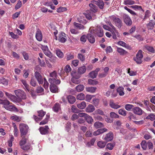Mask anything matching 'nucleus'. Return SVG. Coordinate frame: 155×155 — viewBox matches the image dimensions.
Wrapping results in <instances>:
<instances>
[{
    "mask_svg": "<svg viewBox=\"0 0 155 155\" xmlns=\"http://www.w3.org/2000/svg\"><path fill=\"white\" fill-rule=\"evenodd\" d=\"M4 107L6 110L11 111H14L18 112V110L15 106L10 104V102L7 100H4L2 101Z\"/></svg>",
    "mask_w": 155,
    "mask_h": 155,
    "instance_id": "1",
    "label": "nucleus"
},
{
    "mask_svg": "<svg viewBox=\"0 0 155 155\" xmlns=\"http://www.w3.org/2000/svg\"><path fill=\"white\" fill-rule=\"evenodd\" d=\"M50 76L52 78H49L48 81L50 84L55 83L59 84L61 83V81L57 78V74L56 71H54L50 73Z\"/></svg>",
    "mask_w": 155,
    "mask_h": 155,
    "instance_id": "2",
    "label": "nucleus"
},
{
    "mask_svg": "<svg viewBox=\"0 0 155 155\" xmlns=\"http://www.w3.org/2000/svg\"><path fill=\"white\" fill-rule=\"evenodd\" d=\"M19 128L21 133V137L25 136L29 130V127L28 125L24 123H21L19 124Z\"/></svg>",
    "mask_w": 155,
    "mask_h": 155,
    "instance_id": "3",
    "label": "nucleus"
},
{
    "mask_svg": "<svg viewBox=\"0 0 155 155\" xmlns=\"http://www.w3.org/2000/svg\"><path fill=\"white\" fill-rule=\"evenodd\" d=\"M143 53L141 50H139L136 54V56L134 58V60L138 64H140L142 63V59L143 57Z\"/></svg>",
    "mask_w": 155,
    "mask_h": 155,
    "instance_id": "4",
    "label": "nucleus"
},
{
    "mask_svg": "<svg viewBox=\"0 0 155 155\" xmlns=\"http://www.w3.org/2000/svg\"><path fill=\"white\" fill-rule=\"evenodd\" d=\"M110 18L115 23V25L116 26L119 28H120L121 27L122 22L120 19L114 15L111 16Z\"/></svg>",
    "mask_w": 155,
    "mask_h": 155,
    "instance_id": "5",
    "label": "nucleus"
},
{
    "mask_svg": "<svg viewBox=\"0 0 155 155\" xmlns=\"http://www.w3.org/2000/svg\"><path fill=\"white\" fill-rule=\"evenodd\" d=\"M37 112L38 113V116L39 117L35 115H34L33 116L34 119L37 122L41 121L43 117L46 114V112L42 110H38L37 111Z\"/></svg>",
    "mask_w": 155,
    "mask_h": 155,
    "instance_id": "6",
    "label": "nucleus"
},
{
    "mask_svg": "<svg viewBox=\"0 0 155 155\" xmlns=\"http://www.w3.org/2000/svg\"><path fill=\"white\" fill-rule=\"evenodd\" d=\"M15 95L20 99H25L26 98V96L25 92L20 89L15 90L14 91Z\"/></svg>",
    "mask_w": 155,
    "mask_h": 155,
    "instance_id": "7",
    "label": "nucleus"
},
{
    "mask_svg": "<svg viewBox=\"0 0 155 155\" xmlns=\"http://www.w3.org/2000/svg\"><path fill=\"white\" fill-rule=\"evenodd\" d=\"M92 31L95 35L99 37H102L104 35L103 30L101 27H97L95 29Z\"/></svg>",
    "mask_w": 155,
    "mask_h": 155,
    "instance_id": "8",
    "label": "nucleus"
},
{
    "mask_svg": "<svg viewBox=\"0 0 155 155\" xmlns=\"http://www.w3.org/2000/svg\"><path fill=\"white\" fill-rule=\"evenodd\" d=\"M124 21L127 26H130L132 24V21L130 16L127 15H125L123 16Z\"/></svg>",
    "mask_w": 155,
    "mask_h": 155,
    "instance_id": "9",
    "label": "nucleus"
},
{
    "mask_svg": "<svg viewBox=\"0 0 155 155\" xmlns=\"http://www.w3.org/2000/svg\"><path fill=\"white\" fill-rule=\"evenodd\" d=\"M35 77L39 84H42L44 80L42 76L38 72H36L35 74Z\"/></svg>",
    "mask_w": 155,
    "mask_h": 155,
    "instance_id": "10",
    "label": "nucleus"
},
{
    "mask_svg": "<svg viewBox=\"0 0 155 155\" xmlns=\"http://www.w3.org/2000/svg\"><path fill=\"white\" fill-rule=\"evenodd\" d=\"M105 95L107 97L111 95V97L113 98L116 97L117 96V94L115 90L109 89L107 91Z\"/></svg>",
    "mask_w": 155,
    "mask_h": 155,
    "instance_id": "11",
    "label": "nucleus"
},
{
    "mask_svg": "<svg viewBox=\"0 0 155 155\" xmlns=\"http://www.w3.org/2000/svg\"><path fill=\"white\" fill-rule=\"evenodd\" d=\"M49 128L48 126L46 125L43 127H41L39 129V131L41 134L45 135L49 133L48 130Z\"/></svg>",
    "mask_w": 155,
    "mask_h": 155,
    "instance_id": "12",
    "label": "nucleus"
},
{
    "mask_svg": "<svg viewBox=\"0 0 155 155\" xmlns=\"http://www.w3.org/2000/svg\"><path fill=\"white\" fill-rule=\"evenodd\" d=\"M66 35L64 32H61L59 34L58 40L62 43L65 42L66 41Z\"/></svg>",
    "mask_w": 155,
    "mask_h": 155,
    "instance_id": "13",
    "label": "nucleus"
},
{
    "mask_svg": "<svg viewBox=\"0 0 155 155\" xmlns=\"http://www.w3.org/2000/svg\"><path fill=\"white\" fill-rule=\"evenodd\" d=\"M113 139V134L112 132H110L107 134L104 137V140L107 142L110 141Z\"/></svg>",
    "mask_w": 155,
    "mask_h": 155,
    "instance_id": "14",
    "label": "nucleus"
},
{
    "mask_svg": "<svg viewBox=\"0 0 155 155\" xmlns=\"http://www.w3.org/2000/svg\"><path fill=\"white\" fill-rule=\"evenodd\" d=\"M109 105L110 107L115 109H117L121 107V106L114 102L113 100L110 101Z\"/></svg>",
    "mask_w": 155,
    "mask_h": 155,
    "instance_id": "15",
    "label": "nucleus"
},
{
    "mask_svg": "<svg viewBox=\"0 0 155 155\" xmlns=\"http://www.w3.org/2000/svg\"><path fill=\"white\" fill-rule=\"evenodd\" d=\"M93 33L92 31H91L90 33H88L87 34V39L88 40L90 43L92 44L94 43L95 41L94 37L92 35Z\"/></svg>",
    "mask_w": 155,
    "mask_h": 155,
    "instance_id": "16",
    "label": "nucleus"
},
{
    "mask_svg": "<svg viewBox=\"0 0 155 155\" xmlns=\"http://www.w3.org/2000/svg\"><path fill=\"white\" fill-rule=\"evenodd\" d=\"M35 37L36 39L39 41H41L42 39V35L41 31L39 29L37 30Z\"/></svg>",
    "mask_w": 155,
    "mask_h": 155,
    "instance_id": "17",
    "label": "nucleus"
},
{
    "mask_svg": "<svg viewBox=\"0 0 155 155\" xmlns=\"http://www.w3.org/2000/svg\"><path fill=\"white\" fill-rule=\"evenodd\" d=\"M93 3L96 4L101 9H103L104 6V3L102 0H98V1H93Z\"/></svg>",
    "mask_w": 155,
    "mask_h": 155,
    "instance_id": "18",
    "label": "nucleus"
},
{
    "mask_svg": "<svg viewBox=\"0 0 155 155\" xmlns=\"http://www.w3.org/2000/svg\"><path fill=\"white\" fill-rule=\"evenodd\" d=\"M133 112L135 114L141 115L143 114V110L139 107H135L133 109Z\"/></svg>",
    "mask_w": 155,
    "mask_h": 155,
    "instance_id": "19",
    "label": "nucleus"
},
{
    "mask_svg": "<svg viewBox=\"0 0 155 155\" xmlns=\"http://www.w3.org/2000/svg\"><path fill=\"white\" fill-rule=\"evenodd\" d=\"M107 129L105 128L99 129L94 131L93 133V134L94 136H97L100 134L103 133L104 132L107 131Z\"/></svg>",
    "mask_w": 155,
    "mask_h": 155,
    "instance_id": "20",
    "label": "nucleus"
},
{
    "mask_svg": "<svg viewBox=\"0 0 155 155\" xmlns=\"http://www.w3.org/2000/svg\"><path fill=\"white\" fill-rule=\"evenodd\" d=\"M55 83L51 84L50 89L51 92L55 93L58 91V87Z\"/></svg>",
    "mask_w": 155,
    "mask_h": 155,
    "instance_id": "21",
    "label": "nucleus"
},
{
    "mask_svg": "<svg viewBox=\"0 0 155 155\" xmlns=\"http://www.w3.org/2000/svg\"><path fill=\"white\" fill-rule=\"evenodd\" d=\"M89 6L90 8V10L89 11L93 13L96 12L98 10L97 7L94 4L91 3L89 4Z\"/></svg>",
    "mask_w": 155,
    "mask_h": 155,
    "instance_id": "22",
    "label": "nucleus"
},
{
    "mask_svg": "<svg viewBox=\"0 0 155 155\" xmlns=\"http://www.w3.org/2000/svg\"><path fill=\"white\" fill-rule=\"evenodd\" d=\"M5 93L6 96L11 101L14 102L16 101L17 100L16 96L6 92H5Z\"/></svg>",
    "mask_w": 155,
    "mask_h": 155,
    "instance_id": "23",
    "label": "nucleus"
},
{
    "mask_svg": "<svg viewBox=\"0 0 155 155\" xmlns=\"http://www.w3.org/2000/svg\"><path fill=\"white\" fill-rule=\"evenodd\" d=\"M143 50H146L147 51L154 53H155V50L153 47L152 46H148L147 45H145L143 47Z\"/></svg>",
    "mask_w": 155,
    "mask_h": 155,
    "instance_id": "24",
    "label": "nucleus"
},
{
    "mask_svg": "<svg viewBox=\"0 0 155 155\" xmlns=\"http://www.w3.org/2000/svg\"><path fill=\"white\" fill-rule=\"evenodd\" d=\"M155 25V21L151 20L147 24V28L149 29H152L154 27Z\"/></svg>",
    "mask_w": 155,
    "mask_h": 155,
    "instance_id": "25",
    "label": "nucleus"
},
{
    "mask_svg": "<svg viewBox=\"0 0 155 155\" xmlns=\"http://www.w3.org/2000/svg\"><path fill=\"white\" fill-rule=\"evenodd\" d=\"M53 110L55 112L57 113L61 110V105L58 103H56L53 106Z\"/></svg>",
    "mask_w": 155,
    "mask_h": 155,
    "instance_id": "26",
    "label": "nucleus"
},
{
    "mask_svg": "<svg viewBox=\"0 0 155 155\" xmlns=\"http://www.w3.org/2000/svg\"><path fill=\"white\" fill-rule=\"evenodd\" d=\"M95 110L94 106L92 104H89L86 108V112L88 113H91Z\"/></svg>",
    "mask_w": 155,
    "mask_h": 155,
    "instance_id": "27",
    "label": "nucleus"
},
{
    "mask_svg": "<svg viewBox=\"0 0 155 155\" xmlns=\"http://www.w3.org/2000/svg\"><path fill=\"white\" fill-rule=\"evenodd\" d=\"M124 88L121 86L118 87L117 89V91L120 96H123L124 94Z\"/></svg>",
    "mask_w": 155,
    "mask_h": 155,
    "instance_id": "28",
    "label": "nucleus"
},
{
    "mask_svg": "<svg viewBox=\"0 0 155 155\" xmlns=\"http://www.w3.org/2000/svg\"><path fill=\"white\" fill-rule=\"evenodd\" d=\"M80 78V76L78 75L77 76L72 77L71 79V81L74 84H78L80 82V81L78 80Z\"/></svg>",
    "mask_w": 155,
    "mask_h": 155,
    "instance_id": "29",
    "label": "nucleus"
},
{
    "mask_svg": "<svg viewBox=\"0 0 155 155\" xmlns=\"http://www.w3.org/2000/svg\"><path fill=\"white\" fill-rule=\"evenodd\" d=\"M86 70V67L85 66H83L79 67L78 68V72L79 74H81L84 73Z\"/></svg>",
    "mask_w": 155,
    "mask_h": 155,
    "instance_id": "30",
    "label": "nucleus"
},
{
    "mask_svg": "<svg viewBox=\"0 0 155 155\" xmlns=\"http://www.w3.org/2000/svg\"><path fill=\"white\" fill-rule=\"evenodd\" d=\"M67 99L69 102L71 104H73L76 101L75 98L71 95H69L67 97Z\"/></svg>",
    "mask_w": 155,
    "mask_h": 155,
    "instance_id": "31",
    "label": "nucleus"
},
{
    "mask_svg": "<svg viewBox=\"0 0 155 155\" xmlns=\"http://www.w3.org/2000/svg\"><path fill=\"white\" fill-rule=\"evenodd\" d=\"M85 15L87 19L88 20H91L92 19V16L94 15V14L90 11H88Z\"/></svg>",
    "mask_w": 155,
    "mask_h": 155,
    "instance_id": "32",
    "label": "nucleus"
},
{
    "mask_svg": "<svg viewBox=\"0 0 155 155\" xmlns=\"http://www.w3.org/2000/svg\"><path fill=\"white\" fill-rule=\"evenodd\" d=\"M117 44L127 49H129L130 48V47L129 46V45L126 44L124 42L121 41H119L118 42Z\"/></svg>",
    "mask_w": 155,
    "mask_h": 155,
    "instance_id": "33",
    "label": "nucleus"
},
{
    "mask_svg": "<svg viewBox=\"0 0 155 155\" xmlns=\"http://www.w3.org/2000/svg\"><path fill=\"white\" fill-rule=\"evenodd\" d=\"M117 51L121 55H124L127 53L126 51L120 48H117Z\"/></svg>",
    "mask_w": 155,
    "mask_h": 155,
    "instance_id": "34",
    "label": "nucleus"
},
{
    "mask_svg": "<svg viewBox=\"0 0 155 155\" xmlns=\"http://www.w3.org/2000/svg\"><path fill=\"white\" fill-rule=\"evenodd\" d=\"M74 25L76 28L80 30H83L84 28V27L83 25L78 23L74 22Z\"/></svg>",
    "mask_w": 155,
    "mask_h": 155,
    "instance_id": "35",
    "label": "nucleus"
},
{
    "mask_svg": "<svg viewBox=\"0 0 155 155\" xmlns=\"http://www.w3.org/2000/svg\"><path fill=\"white\" fill-rule=\"evenodd\" d=\"M84 89V87L83 85L82 84L78 85L75 87L76 90L78 92L82 91Z\"/></svg>",
    "mask_w": 155,
    "mask_h": 155,
    "instance_id": "36",
    "label": "nucleus"
},
{
    "mask_svg": "<svg viewBox=\"0 0 155 155\" xmlns=\"http://www.w3.org/2000/svg\"><path fill=\"white\" fill-rule=\"evenodd\" d=\"M94 127L96 128H101L104 126L102 123L99 121H97L95 122L94 125Z\"/></svg>",
    "mask_w": 155,
    "mask_h": 155,
    "instance_id": "37",
    "label": "nucleus"
},
{
    "mask_svg": "<svg viewBox=\"0 0 155 155\" xmlns=\"http://www.w3.org/2000/svg\"><path fill=\"white\" fill-rule=\"evenodd\" d=\"M86 89V91L87 92L94 93L97 89V88L95 87H87Z\"/></svg>",
    "mask_w": 155,
    "mask_h": 155,
    "instance_id": "38",
    "label": "nucleus"
},
{
    "mask_svg": "<svg viewBox=\"0 0 155 155\" xmlns=\"http://www.w3.org/2000/svg\"><path fill=\"white\" fill-rule=\"evenodd\" d=\"M86 106V103L84 101H83L81 103L77 104V107L80 109H84Z\"/></svg>",
    "mask_w": 155,
    "mask_h": 155,
    "instance_id": "39",
    "label": "nucleus"
},
{
    "mask_svg": "<svg viewBox=\"0 0 155 155\" xmlns=\"http://www.w3.org/2000/svg\"><path fill=\"white\" fill-rule=\"evenodd\" d=\"M21 137L22 138V139L20 142L19 144L20 146H22L26 143L27 139L25 137V136Z\"/></svg>",
    "mask_w": 155,
    "mask_h": 155,
    "instance_id": "40",
    "label": "nucleus"
},
{
    "mask_svg": "<svg viewBox=\"0 0 155 155\" xmlns=\"http://www.w3.org/2000/svg\"><path fill=\"white\" fill-rule=\"evenodd\" d=\"M88 83L89 84L94 85L98 84V82L96 80L89 79L88 80Z\"/></svg>",
    "mask_w": 155,
    "mask_h": 155,
    "instance_id": "41",
    "label": "nucleus"
},
{
    "mask_svg": "<svg viewBox=\"0 0 155 155\" xmlns=\"http://www.w3.org/2000/svg\"><path fill=\"white\" fill-rule=\"evenodd\" d=\"M106 144V143L102 141H99L97 143V146L100 148H104L105 147Z\"/></svg>",
    "mask_w": 155,
    "mask_h": 155,
    "instance_id": "42",
    "label": "nucleus"
},
{
    "mask_svg": "<svg viewBox=\"0 0 155 155\" xmlns=\"http://www.w3.org/2000/svg\"><path fill=\"white\" fill-rule=\"evenodd\" d=\"M85 119L87 122L89 124H91L94 121L92 117L88 115L85 116Z\"/></svg>",
    "mask_w": 155,
    "mask_h": 155,
    "instance_id": "43",
    "label": "nucleus"
},
{
    "mask_svg": "<svg viewBox=\"0 0 155 155\" xmlns=\"http://www.w3.org/2000/svg\"><path fill=\"white\" fill-rule=\"evenodd\" d=\"M11 119L14 121H16L18 122H19L21 120V118L17 115H15L11 117Z\"/></svg>",
    "mask_w": 155,
    "mask_h": 155,
    "instance_id": "44",
    "label": "nucleus"
},
{
    "mask_svg": "<svg viewBox=\"0 0 155 155\" xmlns=\"http://www.w3.org/2000/svg\"><path fill=\"white\" fill-rule=\"evenodd\" d=\"M56 53L58 56L60 58H62L64 56L63 53L60 49H57L56 51Z\"/></svg>",
    "mask_w": 155,
    "mask_h": 155,
    "instance_id": "45",
    "label": "nucleus"
},
{
    "mask_svg": "<svg viewBox=\"0 0 155 155\" xmlns=\"http://www.w3.org/2000/svg\"><path fill=\"white\" fill-rule=\"evenodd\" d=\"M115 144L111 143H108L106 146V149L112 150Z\"/></svg>",
    "mask_w": 155,
    "mask_h": 155,
    "instance_id": "46",
    "label": "nucleus"
},
{
    "mask_svg": "<svg viewBox=\"0 0 155 155\" xmlns=\"http://www.w3.org/2000/svg\"><path fill=\"white\" fill-rule=\"evenodd\" d=\"M67 10V8L66 7H60L57 9V12L58 13H60L66 11Z\"/></svg>",
    "mask_w": 155,
    "mask_h": 155,
    "instance_id": "47",
    "label": "nucleus"
},
{
    "mask_svg": "<svg viewBox=\"0 0 155 155\" xmlns=\"http://www.w3.org/2000/svg\"><path fill=\"white\" fill-rule=\"evenodd\" d=\"M147 119H150L151 120H153L155 119V115L153 114H150L146 117Z\"/></svg>",
    "mask_w": 155,
    "mask_h": 155,
    "instance_id": "48",
    "label": "nucleus"
},
{
    "mask_svg": "<svg viewBox=\"0 0 155 155\" xmlns=\"http://www.w3.org/2000/svg\"><path fill=\"white\" fill-rule=\"evenodd\" d=\"M134 3V2L132 0H127L124 2V4L126 5H132Z\"/></svg>",
    "mask_w": 155,
    "mask_h": 155,
    "instance_id": "49",
    "label": "nucleus"
},
{
    "mask_svg": "<svg viewBox=\"0 0 155 155\" xmlns=\"http://www.w3.org/2000/svg\"><path fill=\"white\" fill-rule=\"evenodd\" d=\"M141 146L142 148L144 150H146L147 148V143L145 140H143L141 143Z\"/></svg>",
    "mask_w": 155,
    "mask_h": 155,
    "instance_id": "50",
    "label": "nucleus"
},
{
    "mask_svg": "<svg viewBox=\"0 0 155 155\" xmlns=\"http://www.w3.org/2000/svg\"><path fill=\"white\" fill-rule=\"evenodd\" d=\"M22 5V4L21 1L20 0L18 1L17 3L15 6V9L16 10L19 9L21 7Z\"/></svg>",
    "mask_w": 155,
    "mask_h": 155,
    "instance_id": "51",
    "label": "nucleus"
},
{
    "mask_svg": "<svg viewBox=\"0 0 155 155\" xmlns=\"http://www.w3.org/2000/svg\"><path fill=\"white\" fill-rule=\"evenodd\" d=\"M22 83L24 86L25 89L28 91V92H30L31 91L30 90V87L26 82L25 81H23L22 82Z\"/></svg>",
    "mask_w": 155,
    "mask_h": 155,
    "instance_id": "52",
    "label": "nucleus"
},
{
    "mask_svg": "<svg viewBox=\"0 0 155 155\" xmlns=\"http://www.w3.org/2000/svg\"><path fill=\"white\" fill-rule=\"evenodd\" d=\"M85 98L84 95L82 93H80L78 94L77 97V98L78 100H82L84 99Z\"/></svg>",
    "mask_w": 155,
    "mask_h": 155,
    "instance_id": "53",
    "label": "nucleus"
},
{
    "mask_svg": "<svg viewBox=\"0 0 155 155\" xmlns=\"http://www.w3.org/2000/svg\"><path fill=\"white\" fill-rule=\"evenodd\" d=\"M71 70V69L70 65H67L65 66L64 69V71L67 73H69Z\"/></svg>",
    "mask_w": 155,
    "mask_h": 155,
    "instance_id": "54",
    "label": "nucleus"
},
{
    "mask_svg": "<svg viewBox=\"0 0 155 155\" xmlns=\"http://www.w3.org/2000/svg\"><path fill=\"white\" fill-rule=\"evenodd\" d=\"M38 61L39 63V64L41 67H45V63L43 60H41L39 58H38Z\"/></svg>",
    "mask_w": 155,
    "mask_h": 155,
    "instance_id": "55",
    "label": "nucleus"
},
{
    "mask_svg": "<svg viewBox=\"0 0 155 155\" xmlns=\"http://www.w3.org/2000/svg\"><path fill=\"white\" fill-rule=\"evenodd\" d=\"M44 91V89L41 87H38L36 89V92L38 93H43Z\"/></svg>",
    "mask_w": 155,
    "mask_h": 155,
    "instance_id": "56",
    "label": "nucleus"
},
{
    "mask_svg": "<svg viewBox=\"0 0 155 155\" xmlns=\"http://www.w3.org/2000/svg\"><path fill=\"white\" fill-rule=\"evenodd\" d=\"M134 106L133 105L130 104H127L125 106V109L127 110H130L131 109L134 107Z\"/></svg>",
    "mask_w": 155,
    "mask_h": 155,
    "instance_id": "57",
    "label": "nucleus"
},
{
    "mask_svg": "<svg viewBox=\"0 0 155 155\" xmlns=\"http://www.w3.org/2000/svg\"><path fill=\"white\" fill-rule=\"evenodd\" d=\"M71 111L74 113H78L79 112V110L74 105H72L71 108Z\"/></svg>",
    "mask_w": 155,
    "mask_h": 155,
    "instance_id": "58",
    "label": "nucleus"
},
{
    "mask_svg": "<svg viewBox=\"0 0 155 155\" xmlns=\"http://www.w3.org/2000/svg\"><path fill=\"white\" fill-rule=\"evenodd\" d=\"M78 58L82 62H84L85 61L84 56L81 54H78Z\"/></svg>",
    "mask_w": 155,
    "mask_h": 155,
    "instance_id": "59",
    "label": "nucleus"
},
{
    "mask_svg": "<svg viewBox=\"0 0 155 155\" xmlns=\"http://www.w3.org/2000/svg\"><path fill=\"white\" fill-rule=\"evenodd\" d=\"M126 111L123 109H120L118 110L119 114L123 116H125L126 115Z\"/></svg>",
    "mask_w": 155,
    "mask_h": 155,
    "instance_id": "60",
    "label": "nucleus"
},
{
    "mask_svg": "<svg viewBox=\"0 0 155 155\" xmlns=\"http://www.w3.org/2000/svg\"><path fill=\"white\" fill-rule=\"evenodd\" d=\"M110 116L112 118H118L119 117V116L114 112H110Z\"/></svg>",
    "mask_w": 155,
    "mask_h": 155,
    "instance_id": "61",
    "label": "nucleus"
},
{
    "mask_svg": "<svg viewBox=\"0 0 155 155\" xmlns=\"http://www.w3.org/2000/svg\"><path fill=\"white\" fill-rule=\"evenodd\" d=\"M99 101V100L98 98H94L93 99L92 103L95 106H96L98 105Z\"/></svg>",
    "mask_w": 155,
    "mask_h": 155,
    "instance_id": "62",
    "label": "nucleus"
},
{
    "mask_svg": "<svg viewBox=\"0 0 155 155\" xmlns=\"http://www.w3.org/2000/svg\"><path fill=\"white\" fill-rule=\"evenodd\" d=\"M89 76L90 77L92 78H96V76H97V73H96L94 71L91 72L89 73Z\"/></svg>",
    "mask_w": 155,
    "mask_h": 155,
    "instance_id": "63",
    "label": "nucleus"
},
{
    "mask_svg": "<svg viewBox=\"0 0 155 155\" xmlns=\"http://www.w3.org/2000/svg\"><path fill=\"white\" fill-rule=\"evenodd\" d=\"M21 12H17L14 14L12 16L13 19H15L18 18L20 15Z\"/></svg>",
    "mask_w": 155,
    "mask_h": 155,
    "instance_id": "64",
    "label": "nucleus"
}]
</instances>
